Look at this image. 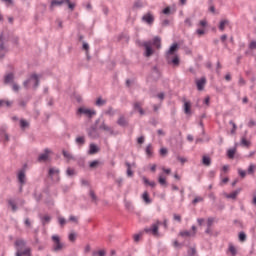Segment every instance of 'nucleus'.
Masks as SVG:
<instances>
[{
  "mask_svg": "<svg viewBox=\"0 0 256 256\" xmlns=\"http://www.w3.org/2000/svg\"><path fill=\"white\" fill-rule=\"evenodd\" d=\"M90 197L92 201H97V195H95V191L90 190Z\"/></svg>",
  "mask_w": 256,
  "mask_h": 256,
  "instance_id": "nucleus-53",
  "label": "nucleus"
},
{
  "mask_svg": "<svg viewBox=\"0 0 256 256\" xmlns=\"http://www.w3.org/2000/svg\"><path fill=\"white\" fill-rule=\"evenodd\" d=\"M8 204L10 205V207H12V211H17V205L13 200H9Z\"/></svg>",
  "mask_w": 256,
  "mask_h": 256,
  "instance_id": "nucleus-43",
  "label": "nucleus"
},
{
  "mask_svg": "<svg viewBox=\"0 0 256 256\" xmlns=\"http://www.w3.org/2000/svg\"><path fill=\"white\" fill-rule=\"evenodd\" d=\"M105 115L113 117L115 115V110H113V107L109 106L108 109L105 111Z\"/></svg>",
  "mask_w": 256,
  "mask_h": 256,
  "instance_id": "nucleus-35",
  "label": "nucleus"
},
{
  "mask_svg": "<svg viewBox=\"0 0 256 256\" xmlns=\"http://www.w3.org/2000/svg\"><path fill=\"white\" fill-rule=\"evenodd\" d=\"M82 49H84V51L88 52L89 51V44L87 42H83Z\"/></svg>",
  "mask_w": 256,
  "mask_h": 256,
  "instance_id": "nucleus-61",
  "label": "nucleus"
},
{
  "mask_svg": "<svg viewBox=\"0 0 256 256\" xmlns=\"http://www.w3.org/2000/svg\"><path fill=\"white\" fill-rule=\"evenodd\" d=\"M142 199L143 201L149 205V203H151V198H149V193L148 192H144L142 195Z\"/></svg>",
  "mask_w": 256,
  "mask_h": 256,
  "instance_id": "nucleus-31",
  "label": "nucleus"
},
{
  "mask_svg": "<svg viewBox=\"0 0 256 256\" xmlns=\"http://www.w3.org/2000/svg\"><path fill=\"white\" fill-rule=\"evenodd\" d=\"M238 173H239L240 177H242V178H245L247 175V172L245 170H241V169L238 170Z\"/></svg>",
  "mask_w": 256,
  "mask_h": 256,
  "instance_id": "nucleus-58",
  "label": "nucleus"
},
{
  "mask_svg": "<svg viewBox=\"0 0 256 256\" xmlns=\"http://www.w3.org/2000/svg\"><path fill=\"white\" fill-rule=\"evenodd\" d=\"M162 13L164 15H171L173 12L171 11L170 7H166V8L163 9Z\"/></svg>",
  "mask_w": 256,
  "mask_h": 256,
  "instance_id": "nucleus-46",
  "label": "nucleus"
},
{
  "mask_svg": "<svg viewBox=\"0 0 256 256\" xmlns=\"http://www.w3.org/2000/svg\"><path fill=\"white\" fill-rule=\"evenodd\" d=\"M177 160L180 161V163H182V165L187 163V158H185V157L177 156Z\"/></svg>",
  "mask_w": 256,
  "mask_h": 256,
  "instance_id": "nucleus-54",
  "label": "nucleus"
},
{
  "mask_svg": "<svg viewBox=\"0 0 256 256\" xmlns=\"http://www.w3.org/2000/svg\"><path fill=\"white\" fill-rule=\"evenodd\" d=\"M146 155L148 157H153V146L151 144H148L146 147Z\"/></svg>",
  "mask_w": 256,
  "mask_h": 256,
  "instance_id": "nucleus-29",
  "label": "nucleus"
},
{
  "mask_svg": "<svg viewBox=\"0 0 256 256\" xmlns=\"http://www.w3.org/2000/svg\"><path fill=\"white\" fill-rule=\"evenodd\" d=\"M12 89H13V91L17 92V91H19L20 87L16 83H14L12 85Z\"/></svg>",
  "mask_w": 256,
  "mask_h": 256,
  "instance_id": "nucleus-63",
  "label": "nucleus"
},
{
  "mask_svg": "<svg viewBox=\"0 0 256 256\" xmlns=\"http://www.w3.org/2000/svg\"><path fill=\"white\" fill-rule=\"evenodd\" d=\"M236 152H237V149L235 148L229 149L227 152V156L229 157V159H234Z\"/></svg>",
  "mask_w": 256,
  "mask_h": 256,
  "instance_id": "nucleus-33",
  "label": "nucleus"
},
{
  "mask_svg": "<svg viewBox=\"0 0 256 256\" xmlns=\"http://www.w3.org/2000/svg\"><path fill=\"white\" fill-rule=\"evenodd\" d=\"M65 3L68 4L69 9H71V11H73V9H75V4L71 3V0H65Z\"/></svg>",
  "mask_w": 256,
  "mask_h": 256,
  "instance_id": "nucleus-51",
  "label": "nucleus"
},
{
  "mask_svg": "<svg viewBox=\"0 0 256 256\" xmlns=\"http://www.w3.org/2000/svg\"><path fill=\"white\" fill-rule=\"evenodd\" d=\"M255 125H256L255 120H250V121L248 122V127H255Z\"/></svg>",
  "mask_w": 256,
  "mask_h": 256,
  "instance_id": "nucleus-62",
  "label": "nucleus"
},
{
  "mask_svg": "<svg viewBox=\"0 0 256 256\" xmlns=\"http://www.w3.org/2000/svg\"><path fill=\"white\" fill-rule=\"evenodd\" d=\"M142 105L143 104H141V102H135L133 107L135 111H138L140 113V115H145V110H143Z\"/></svg>",
  "mask_w": 256,
  "mask_h": 256,
  "instance_id": "nucleus-18",
  "label": "nucleus"
},
{
  "mask_svg": "<svg viewBox=\"0 0 256 256\" xmlns=\"http://www.w3.org/2000/svg\"><path fill=\"white\" fill-rule=\"evenodd\" d=\"M99 129H101L102 131H107V133H109L110 135H114V131H113V128L109 127V125H107L105 123V121H103L101 123V125L99 126Z\"/></svg>",
  "mask_w": 256,
  "mask_h": 256,
  "instance_id": "nucleus-13",
  "label": "nucleus"
},
{
  "mask_svg": "<svg viewBox=\"0 0 256 256\" xmlns=\"http://www.w3.org/2000/svg\"><path fill=\"white\" fill-rule=\"evenodd\" d=\"M202 164L205 165V167H209L211 165V158L209 156H203Z\"/></svg>",
  "mask_w": 256,
  "mask_h": 256,
  "instance_id": "nucleus-23",
  "label": "nucleus"
},
{
  "mask_svg": "<svg viewBox=\"0 0 256 256\" xmlns=\"http://www.w3.org/2000/svg\"><path fill=\"white\" fill-rule=\"evenodd\" d=\"M152 45L156 47V49H161V37L155 36L152 40Z\"/></svg>",
  "mask_w": 256,
  "mask_h": 256,
  "instance_id": "nucleus-19",
  "label": "nucleus"
},
{
  "mask_svg": "<svg viewBox=\"0 0 256 256\" xmlns=\"http://www.w3.org/2000/svg\"><path fill=\"white\" fill-rule=\"evenodd\" d=\"M249 49L251 51H255L256 50V40H253V41L250 42Z\"/></svg>",
  "mask_w": 256,
  "mask_h": 256,
  "instance_id": "nucleus-42",
  "label": "nucleus"
},
{
  "mask_svg": "<svg viewBox=\"0 0 256 256\" xmlns=\"http://www.w3.org/2000/svg\"><path fill=\"white\" fill-rule=\"evenodd\" d=\"M228 251L232 256L237 255V248H235L233 244H229Z\"/></svg>",
  "mask_w": 256,
  "mask_h": 256,
  "instance_id": "nucleus-32",
  "label": "nucleus"
},
{
  "mask_svg": "<svg viewBox=\"0 0 256 256\" xmlns=\"http://www.w3.org/2000/svg\"><path fill=\"white\" fill-rule=\"evenodd\" d=\"M69 221H72V223H76V224L79 223V220L77 219L76 216H70Z\"/></svg>",
  "mask_w": 256,
  "mask_h": 256,
  "instance_id": "nucleus-60",
  "label": "nucleus"
},
{
  "mask_svg": "<svg viewBox=\"0 0 256 256\" xmlns=\"http://www.w3.org/2000/svg\"><path fill=\"white\" fill-rule=\"evenodd\" d=\"M247 235L244 232L239 233V241H246Z\"/></svg>",
  "mask_w": 256,
  "mask_h": 256,
  "instance_id": "nucleus-45",
  "label": "nucleus"
},
{
  "mask_svg": "<svg viewBox=\"0 0 256 256\" xmlns=\"http://www.w3.org/2000/svg\"><path fill=\"white\" fill-rule=\"evenodd\" d=\"M25 179H26L25 170H20L18 172V181L20 185H25Z\"/></svg>",
  "mask_w": 256,
  "mask_h": 256,
  "instance_id": "nucleus-16",
  "label": "nucleus"
},
{
  "mask_svg": "<svg viewBox=\"0 0 256 256\" xmlns=\"http://www.w3.org/2000/svg\"><path fill=\"white\" fill-rule=\"evenodd\" d=\"M238 85L239 87H245V85H247V81H245L243 77L240 76L238 80Z\"/></svg>",
  "mask_w": 256,
  "mask_h": 256,
  "instance_id": "nucleus-39",
  "label": "nucleus"
},
{
  "mask_svg": "<svg viewBox=\"0 0 256 256\" xmlns=\"http://www.w3.org/2000/svg\"><path fill=\"white\" fill-rule=\"evenodd\" d=\"M173 219H174V221H178V223H181V215H179V214H174V215H173Z\"/></svg>",
  "mask_w": 256,
  "mask_h": 256,
  "instance_id": "nucleus-59",
  "label": "nucleus"
},
{
  "mask_svg": "<svg viewBox=\"0 0 256 256\" xmlns=\"http://www.w3.org/2000/svg\"><path fill=\"white\" fill-rule=\"evenodd\" d=\"M49 153H51V150H49V148H46L44 150V153L40 154L38 157L39 163H43V162L47 161V159H49Z\"/></svg>",
  "mask_w": 256,
  "mask_h": 256,
  "instance_id": "nucleus-12",
  "label": "nucleus"
},
{
  "mask_svg": "<svg viewBox=\"0 0 256 256\" xmlns=\"http://www.w3.org/2000/svg\"><path fill=\"white\" fill-rule=\"evenodd\" d=\"M77 145H85V136H78L75 139Z\"/></svg>",
  "mask_w": 256,
  "mask_h": 256,
  "instance_id": "nucleus-28",
  "label": "nucleus"
},
{
  "mask_svg": "<svg viewBox=\"0 0 256 256\" xmlns=\"http://www.w3.org/2000/svg\"><path fill=\"white\" fill-rule=\"evenodd\" d=\"M213 223H215V219L214 218H208L207 219V227L208 228L213 227Z\"/></svg>",
  "mask_w": 256,
  "mask_h": 256,
  "instance_id": "nucleus-44",
  "label": "nucleus"
},
{
  "mask_svg": "<svg viewBox=\"0 0 256 256\" xmlns=\"http://www.w3.org/2000/svg\"><path fill=\"white\" fill-rule=\"evenodd\" d=\"M142 46L144 47V57H151L155 53L153 42L145 41L142 43Z\"/></svg>",
  "mask_w": 256,
  "mask_h": 256,
  "instance_id": "nucleus-6",
  "label": "nucleus"
},
{
  "mask_svg": "<svg viewBox=\"0 0 256 256\" xmlns=\"http://www.w3.org/2000/svg\"><path fill=\"white\" fill-rule=\"evenodd\" d=\"M240 193H241V188H238L234 192H232L230 194H226V198L227 199H237V195H239Z\"/></svg>",
  "mask_w": 256,
  "mask_h": 256,
  "instance_id": "nucleus-20",
  "label": "nucleus"
},
{
  "mask_svg": "<svg viewBox=\"0 0 256 256\" xmlns=\"http://www.w3.org/2000/svg\"><path fill=\"white\" fill-rule=\"evenodd\" d=\"M240 144L242 145V147H250L251 141L247 140V138H245V137H242Z\"/></svg>",
  "mask_w": 256,
  "mask_h": 256,
  "instance_id": "nucleus-25",
  "label": "nucleus"
},
{
  "mask_svg": "<svg viewBox=\"0 0 256 256\" xmlns=\"http://www.w3.org/2000/svg\"><path fill=\"white\" fill-rule=\"evenodd\" d=\"M143 23H147V25H152L155 23V16L151 12H147L142 16Z\"/></svg>",
  "mask_w": 256,
  "mask_h": 256,
  "instance_id": "nucleus-8",
  "label": "nucleus"
},
{
  "mask_svg": "<svg viewBox=\"0 0 256 256\" xmlns=\"http://www.w3.org/2000/svg\"><path fill=\"white\" fill-rule=\"evenodd\" d=\"M158 182H159L162 186H166V185H167V180H166L165 177H163V176H159Z\"/></svg>",
  "mask_w": 256,
  "mask_h": 256,
  "instance_id": "nucleus-40",
  "label": "nucleus"
},
{
  "mask_svg": "<svg viewBox=\"0 0 256 256\" xmlns=\"http://www.w3.org/2000/svg\"><path fill=\"white\" fill-rule=\"evenodd\" d=\"M201 201H203V197L198 196V197H196V198L192 201V203H193L194 205H197V203H201Z\"/></svg>",
  "mask_w": 256,
  "mask_h": 256,
  "instance_id": "nucleus-49",
  "label": "nucleus"
},
{
  "mask_svg": "<svg viewBox=\"0 0 256 256\" xmlns=\"http://www.w3.org/2000/svg\"><path fill=\"white\" fill-rule=\"evenodd\" d=\"M125 165L127 167V172H126L127 177H133V170H131V166H132L131 163L126 162Z\"/></svg>",
  "mask_w": 256,
  "mask_h": 256,
  "instance_id": "nucleus-26",
  "label": "nucleus"
},
{
  "mask_svg": "<svg viewBox=\"0 0 256 256\" xmlns=\"http://www.w3.org/2000/svg\"><path fill=\"white\" fill-rule=\"evenodd\" d=\"M5 53H7V46L5 45V37L3 34H0V59L5 57Z\"/></svg>",
  "mask_w": 256,
  "mask_h": 256,
  "instance_id": "nucleus-9",
  "label": "nucleus"
},
{
  "mask_svg": "<svg viewBox=\"0 0 256 256\" xmlns=\"http://www.w3.org/2000/svg\"><path fill=\"white\" fill-rule=\"evenodd\" d=\"M88 153H89V155H95V154L99 153L98 146L95 145L94 143L90 144Z\"/></svg>",
  "mask_w": 256,
  "mask_h": 256,
  "instance_id": "nucleus-17",
  "label": "nucleus"
},
{
  "mask_svg": "<svg viewBox=\"0 0 256 256\" xmlns=\"http://www.w3.org/2000/svg\"><path fill=\"white\" fill-rule=\"evenodd\" d=\"M167 153H168L167 148H161V149H160V155H161L162 157H165V155H167Z\"/></svg>",
  "mask_w": 256,
  "mask_h": 256,
  "instance_id": "nucleus-56",
  "label": "nucleus"
},
{
  "mask_svg": "<svg viewBox=\"0 0 256 256\" xmlns=\"http://www.w3.org/2000/svg\"><path fill=\"white\" fill-rule=\"evenodd\" d=\"M179 235L180 237H193V233L187 230L181 231Z\"/></svg>",
  "mask_w": 256,
  "mask_h": 256,
  "instance_id": "nucleus-34",
  "label": "nucleus"
},
{
  "mask_svg": "<svg viewBox=\"0 0 256 256\" xmlns=\"http://www.w3.org/2000/svg\"><path fill=\"white\" fill-rule=\"evenodd\" d=\"M59 169L57 168H50L49 169V172H48V175L51 179H53L55 177V181H59Z\"/></svg>",
  "mask_w": 256,
  "mask_h": 256,
  "instance_id": "nucleus-11",
  "label": "nucleus"
},
{
  "mask_svg": "<svg viewBox=\"0 0 256 256\" xmlns=\"http://www.w3.org/2000/svg\"><path fill=\"white\" fill-rule=\"evenodd\" d=\"M33 86L34 89H37L39 87V76L37 74H32L28 80L24 81L23 86L26 89H29V87Z\"/></svg>",
  "mask_w": 256,
  "mask_h": 256,
  "instance_id": "nucleus-5",
  "label": "nucleus"
},
{
  "mask_svg": "<svg viewBox=\"0 0 256 256\" xmlns=\"http://www.w3.org/2000/svg\"><path fill=\"white\" fill-rule=\"evenodd\" d=\"M62 155L63 157H65V159H67V161H75V157L73 156V154H71L67 150H63Z\"/></svg>",
  "mask_w": 256,
  "mask_h": 256,
  "instance_id": "nucleus-21",
  "label": "nucleus"
},
{
  "mask_svg": "<svg viewBox=\"0 0 256 256\" xmlns=\"http://www.w3.org/2000/svg\"><path fill=\"white\" fill-rule=\"evenodd\" d=\"M59 224L63 227V225H65V223H67V220H65V218L63 217H59L58 218Z\"/></svg>",
  "mask_w": 256,
  "mask_h": 256,
  "instance_id": "nucleus-57",
  "label": "nucleus"
},
{
  "mask_svg": "<svg viewBox=\"0 0 256 256\" xmlns=\"http://www.w3.org/2000/svg\"><path fill=\"white\" fill-rule=\"evenodd\" d=\"M15 81V74L8 73L4 76V85H9V83H13Z\"/></svg>",
  "mask_w": 256,
  "mask_h": 256,
  "instance_id": "nucleus-14",
  "label": "nucleus"
},
{
  "mask_svg": "<svg viewBox=\"0 0 256 256\" xmlns=\"http://www.w3.org/2000/svg\"><path fill=\"white\" fill-rule=\"evenodd\" d=\"M184 112L186 115L191 114V102L184 103Z\"/></svg>",
  "mask_w": 256,
  "mask_h": 256,
  "instance_id": "nucleus-24",
  "label": "nucleus"
},
{
  "mask_svg": "<svg viewBox=\"0 0 256 256\" xmlns=\"http://www.w3.org/2000/svg\"><path fill=\"white\" fill-rule=\"evenodd\" d=\"M66 0H52L50 4V11H53L55 7H61Z\"/></svg>",
  "mask_w": 256,
  "mask_h": 256,
  "instance_id": "nucleus-15",
  "label": "nucleus"
},
{
  "mask_svg": "<svg viewBox=\"0 0 256 256\" xmlns=\"http://www.w3.org/2000/svg\"><path fill=\"white\" fill-rule=\"evenodd\" d=\"M207 85V78L202 77L201 79L196 80V87L198 91H203Z\"/></svg>",
  "mask_w": 256,
  "mask_h": 256,
  "instance_id": "nucleus-10",
  "label": "nucleus"
},
{
  "mask_svg": "<svg viewBox=\"0 0 256 256\" xmlns=\"http://www.w3.org/2000/svg\"><path fill=\"white\" fill-rule=\"evenodd\" d=\"M41 221H42L43 225H47V223H49V221H51V216L45 215L44 217L41 218Z\"/></svg>",
  "mask_w": 256,
  "mask_h": 256,
  "instance_id": "nucleus-37",
  "label": "nucleus"
},
{
  "mask_svg": "<svg viewBox=\"0 0 256 256\" xmlns=\"http://www.w3.org/2000/svg\"><path fill=\"white\" fill-rule=\"evenodd\" d=\"M184 23L188 25V27H193V22L191 21V18H186Z\"/></svg>",
  "mask_w": 256,
  "mask_h": 256,
  "instance_id": "nucleus-55",
  "label": "nucleus"
},
{
  "mask_svg": "<svg viewBox=\"0 0 256 256\" xmlns=\"http://www.w3.org/2000/svg\"><path fill=\"white\" fill-rule=\"evenodd\" d=\"M160 225H163V223H161V221L157 220L150 227L144 228V232H146L148 235H153V237H160V234H159V226Z\"/></svg>",
  "mask_w": 256,
  "mask_h": 256,
  "instance_id": "nucleus-3",
  "label": "nucleus"
},
{
  "mask_svg": "<svg viewBox=\"0 0 256 256\" xmlns=\"http://www.w3.org/2000/svg\"><path fill=\"white\" fill-rule=\"evenodd\" d=\"M105 250L98 251V256H105Z\"/></svg>",
  "mask_w": 256,
  "mask_h": 256,
  "instance_id": "nucleus-64",
  "label": "nucleus"
},
{
  "mask_svg": "<svg viewBox=\"0 0 256 256\" xmlns=\"http://www.w3.org/2000/svg\"><path fill=\"white\" fill-rule=\"evenodd\" d=\"M77 115H86L88 119H92L93 115H97V112L95 110L81 107L78 109Z\"/></svg>",
  "mask_w": 256,
  "mask_h": 256,
  "instance_id": "nucleus-7",
  "label": "nucleus"
},
{
  "mask_svg": "<svg viewBox=\"0 0 256 256\" xmlns=\"http://www.w3.org/2000/svg\"><path fill=\"white\" fill-rule=\"evenodd\" d=\"M255 173V165L251 164L248 168V174L253 175Z\"/></svg>",
  "mask_w": 256,
  "mask_h": 256,
  "instance_id": "nucleus-47",
  "label": "nucleus"
},
{
  "mask_svg": "<svg viewBox=\"0 0 256 256\" xmlns=\"http://www.w3.org/2000/svg\"><path fill=\"white\" fill-rule=\"evenodd\" d=\"M107 104V100H103V98L99 97L97 100H96V103L95 105L97 107H103V105H106Z\"/></svg>",
  "mask_w": 256,
  "mask_h": 256,
  "instance_id": "nucleus-27",
  "label": "nucleus"
},
{
  "mask_svg": "<svg viewBox=\"0 0 256 256\" xmlns=\"http://www.w3.org/2000/svg\"><path fill=\"white\" fill-rule=\"evenodd\" d=\"M117 124L120 125V127H127V120L125 119V116H120Z\"/></svg>",
  "mask_w": 256,
  "mask_h": 256,
  "instance_id": "nucleus-22",
  "label": "nucleus"
},
{
  "mask_svg": "<svg viewBox=\"0 0 256 256\" xmlns=\"http://www.w3.org/2000/svg\"><path fill=\"white\" fill-rule=\"evenodd\" d=\"M66 174L68 175V177H73V175H75V170L71 169V168H68L66 170Z\"/></svg>",
  "mask_w": 256,
  "mask_h": 256,
  "instance_id": "nucleus-48",
  "label": "nucleus"
},
{
  "mask_svg": "<svg viewBox=\"0 0 256 256\" xmlns=\"http://www.w3.org/2000/svg\"><path fill=\"white\" fill-rule=\"evenodd\" d=\"M97 165H99V162L97 160H94V161L90 162L89 167L91 169H95V167H97Z\"/></svg>",
  "mask_w": 256,
  "mask_h": 256,
  "instance_id": "nucleus-50",
  "label": "nucleus"
},
{
  "mask_svg": "<svg viewBox=\"0 0 256 256\" xmlns=\"http://www.w3.org/2000/svg\"><path fill=\"white\" fill-rule=\"evenodd\" d=\"M179 49V44L174 43L169 50L166 52V61L168 65H173L174 67H179V56L175 52Z\"/></svg>",
  "mask_w": 256,
  "mask_h": 256,
  "instance_id": "nucleus-1",
  "label": "nucleus"
},
{
  "mask_svg": "<svg viewBox=\"0 0 256 256\" xmlns=\"http://www.w3.org/2000/svg\"><path fill=\"white\" fill-rule=\"evenodd\" d=\"M196 34L198 35V37H203V35H205V30L197 29Z\"/></svg>",
  "mask_w": 256,
  "mask_h": 256,
  "instance_id": "nucleus-52",
  "label": "nucleus"
},
{
  "mask_svg": "<svg viewBox=\"0 0 256 256\" xmlns=\"http://www.w3.org/2000/svg\"><path fill=\"white\" fill-rule=\"evenodd\" d=\"M20 127H21V129H25V127H29V122H27L26 120L21 119L20 120Z\"/></svg>",
  "mask_w": 256,
  "mask_h": 256,
  "instance_id": "nucleus-41",
  "label": "nucleus"
},
{
  "mask_svg": "<svg viewBox=\"0 0 256 256\" xmlns=\"http://www.w3.org/2000/svg\"><path fill=\"white\" fill-rule=\"evenodd\" d=\"M226 25H229V20H221L219 24L220 31H225Z\"/></svg>",
  "mask_w": 256,
  "mask_h": 256,
  "instance_id": "nucleus-30",
  "label": "nucleus"
},
{
  "mask_svg": "<svg viewBox=\"0 0 256 256\" xmlns=\"http://www.w3.org/2000/svg\"><path fill=\"white\" fill-rule=\"evenodd\" d=\"M52 241H53L52 251H54V253H59V251H63L65 249V244L61 242V238H59L58 235H53Z\"/></svg>",
  "mask_w": 256,
  "mask_h": 256,
  "instance_id": "nucleus-4",
  "label": "nucleus"
},
{
  "mask_svg": "<svg viewBox=\"0 0 256 256\" xmlns=\"http://www.w3.org/2000/svg\"><path fill=\"white\" fill-rule=\"evenodd\" d=\"M229 124L232 126V129H231V135H235L236 131H237V124H235L233 122V120H230L229 121Z\"/></svg>",
  "mask_w": 256,
  "mask_h": 256,
  "instance_id": "nucleus-36",
  "label": "nucleus"
},
{
  "mask_svg": "<svg viewBox=\"0 0 256 256\" xmlns=\"http://www.w3.org/2000/svg\"><path fill=\"white\" fill-rule=\"evenodd\" d=\"M25 245H27V242H25V240L23 239H18L15 241V246L17 249L16 256H23V255L31 256V248L27 247L23 250Z\"/></svg>",
  "mask_w": 256,
  "mask_h": 256,
  "instance_id": "nucleus-2",
  "label": "nucleus"
},
{
  "mask_svg": "<svg viewBox=\"0 0 256 256\" xmlns=\"http://www.w3.org/2000/svg\"><path fill=\"white\" fill-rule=\"evenodd\" d=\"M68 239L72 243L75 242V240L77 239V234L75 232L70 233L69 236H68Z\"/></svg>",
  "mask_w": 256,
  "mask_h": 256,
  "instance_id": "nucleus-38",
  "label": "nucleus"
}]
</instances>
